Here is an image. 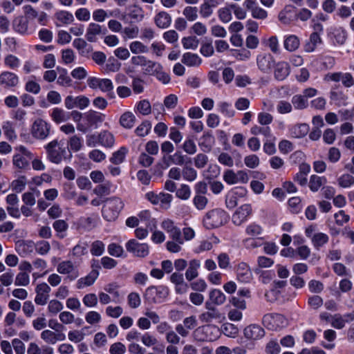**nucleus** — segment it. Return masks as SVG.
I'll list each match as a JSON object with an SVG mask.
<instances>
[{
    "instance_id": "obj_42",
    "label": "nucleus",
    "mask_w": 354,
    "mask_h": 354,
    "mask_svg": "<svg viewBox=\"0 0 354 354\" xmlns=\"http://www.w3.org/2000/svg\"><path fill=\"white\" fill-rule=\"evenodd\" d=\"M181 62L189 67H194L198 66L201 64L202 59L197 54L185 53L183 55Z\"/></svg>"
},
{
    "instance_id": "obj_46",
    "label": "nucleus",
    "mask_w": 354,
    "mask_h": 354,
    "mask_svg": "<svg viewBox=\"0 0 354 354\" xmlns=\"http://www.w3.org/2000/svg\"><path fill=\"white\" fill-rule=\"evenodd\" d=\"M263 228L259 224L251 223L245 227V232L249 237L262 238L260 236L263 233Z\"/></svg>"
},
{
    "instance_id": "obj_50",
    "label": "nucleus",
    "mask_w": 354,
    "mask_h": 354,
    "mask_svg": "<svg viewBox=\"0 0 354 354\" xmlns=\"http://www.w3.org/2000/svg\"><path fill=\"white\" fill-rule=\"evenodd\" d=\"M329 240L328 236L323 232H316L312 238L311 242L316 249H319L328 243Z\"/></svg>"
},
{
    "instance_id": "obj_64",
    "label": "nucleus",
    "mask_w": 354,
    "mask_h": 354,
    "mask_svg": "<svg viewBox=\"0 0 354 354\" xmlns=\"http://www.w3.org/2000/svg\"><path fill=\"white\" fill-rule=\"evenodd\" d=\"M151 129L150 122L145 120L136 127L134 132L138 136L145 137L149 133Z\"/></svg>"
},
{
    "instance_id": "obj_44",
    "label": "nucleus",
    "mask_w": 354,
    "mask_h": 354,
    "mask_svg": "<svg viewBox=\"0 0 354 354\" xmlns=\"http://www.w3.org/2000/svg\"><path fill=\"white\" fill-rule=\"evenodd\" d=\"M50 118L57 124L64 122L69 118L68 113L61 108H54L50 112Z\"/></svg>"
},
{
    "instance_id": "obj_6",
    "label": "nucleus",
    "mask_w": 354,
    "mask_h": 354,
    "mask_svg": "<svg viewBox=\"0 0 354 354\" xmlns=\"http://www.w3.org/2000/svg\"><path fill=\"white\" fill-rule=\"evenodd\" d=\"M50 129V123L41 118H37L31 126L30 132L33 138L43 140L48 137Z\"/></svg>"
},
{
    "instance_id": "obj_3",
    "label": "nucleus",
    "mask_w": 354,
    "mask_h": 354,
    "mask_svg": "<svg viewBox=\"0 0 354 354\" xmlns=\"http://www.w3.org/2000/svg\"><path fill=\"white\" fill-rule=\"evenodd\" d=\"M106 115L100 112L89 110L84 113V124H77V129L83 133L91 128H97L105 120Z\"/></svg>"
},
{
    "instance_id": "obj_5",
    "label": "nucleus",
    "mask_w": 354,
    "mask_h": 354,
    "mask_svg": "<svg viewBox=\"0 0 354 354\" xmlns=\"http://www.w3.org/2000/svg\"><path fill=\"white\" fill-rule=\"evenodd\" d=\"M262 324L269 330H277L288 325V320L281 314L268 313L262 318Z\"/></svg>"
},
{
    "instance_id": "obj_45",
    "label": "nucleus",
    "mask_w": 354,
    "mask_h": 354,
    "mask_svg": "<svg viewBox=\"0 0 354 354\" xmlns=\"http://www.w3.org/2000/svg\"><path fill=\"white\" fill-rule=\"evenodd\" d=\"M53 227L56 232V235L59 239H64L66 236L68 225L64 220H56L53 223Z\"/></svg>"
},
{
    "instance_id": "obj_22",
    "label": "nucleus",
    "mask_w": 354,
    "mask_h": 354,
    "mask_svg": "<svg viewBox=\"0 0 354 354\" xmlns=\"http://www.w3.org/2000/svg\"><path fill=\"white\" fill-rule=\"evenodd\" d=\"M106 29L98 24L92 22L90 23L86 28V39L89 42H95L97 40V37L105 35Z\"/></svg>"
},
{
    "instance_id": "obj_15",
    "label": "nucleus",
    "mask_w": 354,
    "mask_h": 354,
    "mask_svg": "<svg viewBox=\"0 0 354 354\" xmlns=\"http://www.w3.org/2000/svg\"><path fill=\"white\" fill-rule=\"evenodd\" d=\"M90 102L89 98L84 95H68L64 100L65 107L69 110L74 108L84 110L89 106Z\"/></svg>"
},
{
    "instance_id": "obj_63",
    "label": "nucleus",
    "mask_w": 354,
    "mask_h": 354,
    "mask_svg": "<svg viewBox=\"0 0 354 354\" xmlns=\"http://www.w3.org/2000/svg\"><path fill=\"white\" fill-rule=\"evenodd\" d=\"M182 176L184 180L192 182L197 178V171L191 166H185L182 169Z\"/></svg>"
},
{
    "instance_id": "obj_21",
    "label": "nucleus",
    "mask_w": 354,
    "mask_h": 354,
    "mask_svg": "<svg viewBox=\"0 0 354 354\" xmlns=\"http://www.w3.org/2000/svg\"><path fill=\"white\" fill-rule=\"evenodd\" d=\"M265 333L264 329L256 324H250L243 329L244 337L247 339L252 341L262 339L265 336Z\"/></svg>"
},
{
    "instance_id": "obj_56",
    "label": "nucleus",
    "mask_w": 354,
    "mask_h": 354,
    "mask_svg": "<svg viewBox=\"0 0 354 354\" xmlns=\"http://www.w3.org/2000/svg\"><path fill=\"white\" fill-rule=\"evenodd\" d=\"M263 238L247 237L243 241L244 247L246 249L252 250L263 245Z\"/></svg>"
},
{
    "instance_id": "obj_62",
    "label": "nucleus",
    "mask_w": 354,
    "mask_h": 354,
    "mask_svg": "<svg viewBox=\"0 0 354 354\" xmlns=\"http://www.w3.org/2000/svg\"><path fill=\"white\" fill-rule=\"evenodd\" d=\"M192 201L196 209L203 210L206 208L209 201L205 195L195 194Z\"/></svg>"
},
{
    "instance_id": "obj_26",
    "label": "nucleus",
    "mask_w": 354,
    "mask_h": 354,
    "mask_svg": "<svg viewBox=\"0 0 354 354\" xmlns=\"http://www.w3.org/2000/svg\"><path fill=\"white\" fill-rule=\"evenodd\" d=\"M322 42L323 41L319 34L311 32L309 37L304 43V50L307 53H313Z\"/></svg>"
},
{
    "instance_id": "obj_61",
    "label": "nucleus",
    "mask_w": 354,
    "mask_h": 354,
    "mask_svg": "<svg viewBox=\"0 0 354 354\" xmlns=\"http://www.w3.org/2000/svg\"><path fill=\"white\" fill-rule=\"evenodd\" d=\"M128 149L126 147H121L113 153L112 157L110 158V161L115 165L122 163L124 161Z\"/></svg>"
},
{
    "instance_id": "obj_27",
    "label": "nucleus",
    "mask_w": 354,
    "mask_h": 354,
    "mask_svg": "<svg viewBox=\"0 0 354 354\" xmlns=\"http://www.w3.org/2000/svg\"><path fill=\"white\" fill-rule=\"evenodd\" d=\"M160 226L169 234L170 239H178L179 235H182L180 229L169 218L163 220Z\"/></svg>"
},
{
    "instance_id": "obj_48",
    "label": "nucleus",
    "mask_w": 354,
    "mask_h": 354,
    "mask_svg": "<svg viewBox=\"0 0 354 354\" xmlns=\"http://www.w3.org/2000/svg\"><path fill=\"white\" fill-rule=\"evenodd\" d=\"M232 5H228L225 7L220 8L217 10V14L219 20L224 23L227 24L230 22L232 19Z\"/></svg>"
},
{
    "instance_id": "obj_2",
    "label": "nucleus",
    "mask_w": 354,
    "mask_h": 354,
    "mask_svg": "<svg viewBox=\"0 0 354 354\" xmlns=\"http://www.w3.org/2000/svg\"><path fill=\"white\" fill-rule=\"evenodd\" d=\"M124 207L122 201L117 197L108 198L103 206L102 214L107 221H115Z\"/></svg>"
},
{
    "instance_id": "obj_39",
    "label": "nucleus",
    "mask_w": 354,
    "mask_h": 354,
    "mask_svg": "<svg viewBox=\"0 0 354 354\" xmlns=\"http://www.w3.org/2000/svg\"><path fill=\"white\" fill-rule=\"evenodd\" d=\"M184 162L183 156L178 153H174L173 156H164L162 158L160 167L162 169H167L172 163L182 165Z\"/></svg>"
},
{
    "instance_id": "obj_54",
    "label": "nucleus",
    "mask_w": 354,
    "mask_h": 354,
    "mask_svg": "<svg viewBox=\"0 0 354 354\" xmlns=\"http://www.w3.org/2000/svg\"><path fill=\"white\" fill-rule=\"evenodd\" d=\"M130 51L136 55L147 53L149 50L148 47L140 41H133L129 44Z\"/></svg>"
},
{
    "instance_id": "obj_53",
    "label": "nucleus",
    "mask_w": 354,
    "mask_h": 354,
    "mask_svg": "<svg viewBox=\"0 0 354 354\" xmlns=\"http://www.w3.org/2000/svg\"><path fill=\"white\" fill-rule=\"evenodd\" d=\"M161 68L162 66L160 63L147 59L142 70L146 74L154 75Z\"/></svg>"
},
{
    "instance_id": "obj_23",
    "label": "nucleus",
    "mask_w": 354,
    "mask_h": 354,
    "mask_svg": "<svg viewBox=\"0 0 354 354\" xmlns=\"http://www.w3.org/2000/svg\"><path fill=\"white\" fill-rule=\"evenodd\" d=\"M40 337L46 344L54 345L57 342L64 341L66 335L62 332L46 329L41 333Z\"/></svg>"
},
{
    "instance_id": "obj_10",
    "label": "nucleus",
    "mask_w": 354,
    "mask_h": 354,
    "mask_svg": "<svg viewBox=\"0 0 354 354\" xmlns=\"http://www.w3.org/2000/svg\"><path fill=\"white\" fill-rule=\"evenodd\" d=\"M325 82H341L344 86L350 88L354 85V78L350 73L343 72H334L328 73L324 77Z\"/></svg>"
},
{
    "instance_id": "obj_47",
    "label": "nucleus",
    "mask_w": 354,
    "mask_h": 354,
    "mask_svg": "<svg viewBox=\"0 0 354 354\" xmlns=\"http://www.w3.org/2000/svg\"><path fill=\"white\" fill-rule=\"evenodd\" d=\"M99 143L105 147H112L115 142L114 136L108 131H102L98 134Z\"/></svg>"
},
{
    "instance_id": "obj_9",
    "label": "nucleus",
    "mask_w": 354,
    "mask_h": 354,
    "mask_svg": "<svg viewBox=\"0 0 354 354\" xmlns=\"http://www.w3.org/2000/svg\"><path fill=\"white\" fill-rule=\"evenodd\" d=\"M256 63L258 69L264 74H269L272 72L275 64V59L271 53L261 52L257 54Z\"/></svg>"
},
{
    "instance_id": "obj_38",
    "label": "nucleus",
    "mask_w": 354,
    "mask_h": 354,
    "mask_svg": "<svg viewBox=\"0 0 354 354\" xmlns=\"http://www.w3.org/2000/svg\"><path fill=\"white\" fill-rule=\"evenodd\" d=\"M201 267V261L198 259H192L188 264V268L185 272V278L191 281L198 276V269Z\"/></svg>"
},
{
    "instance_id": "obj_57",
    "label": "nucleus",
    "mask_w": 354,
    "mask_h": 354,
    "mask_svg": "<svg viewBox=\"0 0 354 354\" xmlns=\"http://www.w3.org/2000/svg\"><path fill=\"white\" fill-rule=\"evenodd\" d=\"M59 71V76L57 83L62 86H70L72 84V80L68 75V71L65 68H57Z\"/></svg>"
},
{
    "instance_id": "obj_19",
    "label": "nucleus",
    "mask_w": 354,
    "mask_h": 354,
    "mask_svg": "<svg viewBox=\"0 0 354 354\" xmlns=\"http://www.w3.org/2000/svg\"><path fill=\"white\" fill-rule=\"evenodd\" d=\"M236 280L241 283H249L253 279L250 266L244 262L237 264L235 268Z\"/></svg>"
},
{
    "instance_id": "obj_60",
    "label": "nucleus",
    "mask_w": 354,
    "mask_h": 354,
    "mask_svg": "<svg viewBox=\"0 0 354 354\" xmlns=\"http://www.w3.org/2000/svg\"><path fill=\"white\" fill-rule=\"evenodd\" d=\"M2 129L8 138H16L17 135L15 133V124L13 122L9 120L4 121L2 124Z\"/></svg>"
},
{
    "instance_id": "obj_8",
    "label": "nucleus",
    "mask_w": 354,
    "mask_h": 354,
    "mask_svg": "<svg viewBox=\"0 0 354 354\" xmlns=\"http://www.w3.org/2000/svg\"><path fill=\"white\" fill-rule=\"evenodd\" d=\"M218 328L214 325L203 326L194 331L195 338L202 342H213L218 338Z\"/></svg>"
},
{
    "instance_id": "obj_31",
    "label": "nucleus",
    "mask_w": 354,
    "mask_h": 354,
    "mask_svg": "<svg viewBox=\"0 0 354 354\" xmlns=\"http://www.w3.org/2000/svg\"><path fill=\"white\" fill-rule=\"evenodd\" d=\"M226 301L225 295L219 289H212L209 292V299L205 303L210 304L211 306H221Z\"/></svg>"
},
{
    "instance_id": "obj_35",
    "label": "nucleus",
    "mask_w": 354,
    "mask_h": 354,
    "mask_svg": "<svg viewBox=\"0 0 354 354\" xmlns=\"http://www.w3.org/2000/svg\"><path fill=\"white\" fill-rule=\"evenodd\" d=\"M205 308L207 311L203 313L199 316V319L202 322H210L213 319L220 317L218 310L214 306H211L210 304L205 303Z\"/></svg>"
},
{
    "instance_id": "obj_30",
    "label": "nucleus",
    "mask_w": 354,
    "mask_h": 354,
    "mask_svg": "<svg viewBox=\"0 0 354 354\" xmlns=\"http://www.w3.org/2000/svg\"><path fill=\"white\" fill-rule=\"evenodd\" d=\"M88 252L87 245L84 242H78L68 253V257L72 259L80 261L82 257Z\"/></svg>"
},
{
    "instance_id": "obj_59",
    "label": "nucleus",
    "mask_w": 354,
    "mask_h": 354,
    "mask_svg": "<svg viewBox=\"0 0 354 354\" xmlns=\"http://www.w3.org/2000/svg\"><path fill=\"white\" fill-rule=\"evenodd\" d=\"M326 182V178L313 175L310 176L309 187L312 192H317Z\"/></svg>"
},
{
    "instance_id": "obj_58",
    "label": "nucleus",
    "mask_w": 354,
    "mask_h": 354,
    "mask_svg": "<svg viewBox=\"0 0 354 354\" xmlns=\"http://www.w3.org/2000/svg\"><path fill=\"white\" fill-rule=\"evenodd\" d=\"M213 140L214 138L210 133H205L201 138L199 146L203 151H209L212 148V143L213 142Z\"/></svg>"
},
{
    "instance_id": "obj_28",
    "label": "nucleus",
    "mask_w": 354,
    "mask_h": 354,
    "mask_svg": "<svg viewBox=\"0 0 354 354\" xmlns=\"http://www.w3.org/2000/svg\"><path fill=\"white\" fill-rule=\"evenodd\" d=\"M35 248V243L31 241H18L15 245L16 251L21 257L30 255L34 252Z\"/></svg>"
},
{
    "instance_id": "obj_34",
    "label": "nucleus",
    "mask_w": 354,
    "mask_h": 354,
    "mask_svg": "<svg viewBox=\"0 0 354 354\" xmlns=\"http://www.w3.org/2000/svg\"><path fill=\"white\" fill-rule=\"evenodd\" d=\"M328 35L333 39L334 43L342 45L347 38L346 31L342 28H330Z\"/></svg>"
},
{
    "instance_id": "obj_11",
    "label": "nucleus",
    "mask_w": 354,
    "mask_h": 354,
    "mask_svg": "<svg viewBox=\"0 0 354 354\" xmlns=\"http://www.w3.org/2000/svg\"><path fill=\"white\" fill-rule=\"evenodd\" d=\"M145 198L153 205H159L163 209H169L173 200L171 194L165 192L156 194L149 192L145 194Z\"/></svg>"
},
{
    "instance_id": "obj_52",
    "label": "nucleus",
    "mask_w": 354,
    "mask_h": 354,
    "mask_svg": "<svg viewBox=\"0 0 354 354\" xmlns=\"http://www.w3.org/2000/svg\"><path fill=\"white\" fill-rule=\"evenodd\" d=\"M113 88V84L110 79L100 78L97 89L103 93H107L109 95L111 94V97H114Z\"/></svg>"
},
{
    "instance_id": "obj_24",
    "label": "nucleus",
    "mask_w": 354,
    "mask_h": 354,
    "mask_svg": "<svg viewBox=\"0 0 354 354\" xmlns=\"http://www.w3.org/2000/svg\"><path fill=\"white\" fill-rule=\"evenodd\" d=\"M309 130L310 127L306 123H297L289 126L288 135L292 138L300 139L304 138Z\"/></svg>"
},
{
    "instance_id": "obj_49",
    "label": "nucleus",
    "mask_w": 354,
    "mask_h": 354,
    "mask_svg": "<svg viewBox=\"0 0 354 354\" xmlns=\"http://www.w3.org/2000/svg\"><path fill=\"white\" fill-rule=\"evenodd\" d=\"M183 239L182 235H179L178 239H171L166 243L167 250L171 253H178L182 250V245H183Z\"/></svg>"
},
{
    "instance_id": "obj_33",
    "label": "nucleus",
    "mask_w": 354,
    "mask_h": 354,
    "mask_svg": "<svg viewBox=\"0 0 354 354\" xmlns=\"http://www.w3.org/2000/svg\"><path fill=\"white\" fill-rule=\"evenodd\" d=\"M99 276L97 270H92L86 276L81 277L77 281V288L82 289L85 287L93 285Z\"/></svg>"
},
{
    "instance_id": "obj_41",
    "label": "nucleus",
    "mask_w": 354,
    "mask_h": 354,
    "mask_svg": "<svg viewBox=\"0 0 354 354\" xmlns=\"http://www.w3.org/2000/svg\"><path fill=\"white\" fill-rule=\"evenodd\" d=\"M13 29L15 32L22 35L30 34L28 30V21L23 17L16 18L13 21Z\"/></svg>"
},
{
    "instance_id": "obj_12",
    "label": "nucleus",
    "mask_w": 354,
    "mask_h": 354,
    "mask_svg": "<svg viewBox=\"0 0 354 354\" xmlns=\"http://www.w3.org/2000/svg\"><path fill=\"white\" fill-rule=\"evenodd\" d=\"M248 190L244 187H236L232 189L226 195L225 205L227 208L233 209L237 205L239 201L246 197Z\"/></svg>"
},
{
    "instance_id": "obj_13",
    "label": "nucleus",
    "mask_w": 354,
    "mask_h": 354,
    "mask_svg": "<svg viewBox=\"0 0 354 354\" xmlns=\"http://www.w3.org/2000/svg\"><path fill=\"white\" fill-rule=\"evenodd\" d=\"M223 178L227 184L230 185L238 183L245 184L249 180V176L243 170L235 172L232 169H227L223 173Z\"/></svg>"
},
{
    "instance_id": "obj_40",
    "label": "nucleus",
    "mask_w": 354,
    "mask_h": 354,
    "mask_svg": "<svg viewBox=\"0 0 354 354\" xmlns=\"http://www.w3.org/2000/svg\"><path fill=\"white\" fill-rule=\"evenodd\" d=\"M18 83V76L13 73L6 71L0 75V84L6 87H14Z\"/></svg>"
},
{
    "instance_id": "obj_4",
    "label": "nucleus",
    "mask_w": 354,
    "mask_h": 354,
    "mask_svg": "<svg viewBox=\"0 0 354 354\" xmlns=\"http://www.w3.org/2000/svg\"><path fill=\"white\" fill-rule=\"evenodd\" d=\"M32 158V153L24 146H19L15 149L12 156L13 166L19 170H26L29 168L30 160Z\"/></svg>"
},
{
    "instance_id": "obj_32",
    "label": "nucleus",
    "mask_w": 354,
    "mask_h": 354,
    "mask_svg": "<svg viewBox=\"0 0 354 354\" xmlns=\"http://www.w3.org/2000/svg\"><path fill=\"white\" fill-rule=\"evenodd\" d=\"M300 46V39L296 35H286L283 37V47L288 52H295Z\"/></svg>"
},
{
    "instance_id": "obj_7",
    "label": "nucleus",
    "mask_w": 354,
    "mask_h": 354,
    "mask_svg": "<svg viewBox=\"0 0 354 354\" xmlns=\"http://www.w3.org/2000/svg\"><path fill=\"white\" fill-rule=\"evenodd\" d=\"M168 294V289L165 286H150L146 289L144 297L150 303L160 304L167 297Z\"/></svg>"
},
{
    "instance_id": "obj_29",
    "label": "nucleus",
    "mask_w": 354,
    "mask_h": 354,
    "mask_svg": "<svg viewBox=\"0 0 354 354\" xmlns=\"http://www.w3.org/2000/svg\"><path fill=\"white\" fill-rule=\"evenodd\" d=\"M274 75L276 80L281 81L285 80L290 74L289 64L285 61L275 62L274 66Z\"/></svg>"
},
{
    "instance_id": "obj_16",
    "label": "nucleus",
    "mask_w": 354,
    "mask_h": 354,
    "mask_svg": "<svg viewBox=\"0 0 354 354\" xmlns=\"http://www.w3.org/2000/svg\"><path fill=\"white\" fill-rule=\"evenodd\" d=\"M127 250L137 257H145L149 253V247L147 243H141L136 239H131L126 243Z\"/></svg>"
},
{
    "instance_id": "obj_18",
    "label": "nucleus",
    "mask_w": 354,
    "mask_h": 354,
    "mask_svg": "<svg viewBox=\"0 0 354 354\" xmlns=\"http://www.w3.org/2000/svg\"><path fill=\"white\" fill-rule=\"evenodd\" d=\"M252 209L250 204H243L236 209L232 214V221L235 225L245 223L252 214Z\"/></svg>"
},
{
    "instance_id": "obj_37",
    "label": "nucleus",
    "mask_w": 354,
    "mask_h": 354,
    "mask_svg": "<svg viewBox=\"0 0 354 354\" xmlns=\"http://www.w3.org/2000/svg\"><path fill=\"white\" fill-rule=\"evenodd\" d=\"M120 12L118 10L106 11L104 9H96L93 12V19L96 22H104L109 17H117Z\"/></svg>"
},
{
    "instance_id": "obj_20",
    "label": "nucleus",
    "mask_w": 354,
    "mask_h": 354,
    "mask_svg": "<svg viewBox=\"0 0 354 354\" xmlns=\"http://www.w3.org/2000/svg\"><path fill=\"white\" fill-rule=\"evenodd\" d=\"M50 291V287L46 283L43 282L37 284L35 288V304L40 306L46 304L49 299V293Z\"/></svg>"
},
{
    "instance_id": "obj_1",
    "label": "nucleus",
    "mask_w": 354,
    "mask_h": 354,
    "mask_svg": "<svg viewBox=\"0 0 354 354\" xmlns=\"http://www.w3.org/2000/svg\"><path fill=\"white\" fill-rule=\"evenodd\" d=\"M229 218V214L224 209L216 208L205 214L203 223L206 229L211 230L225 225Z\"/></svg>"
},
{
    "instance_id": "obj_36",
    "label": "nucleus",
    "mask_w": 354,
    "mask_h": 354,
    "mask_svg": "<svg viewBox=\"0 0 354 354\" xmlns=\"http://www.w3.org/2000/svg\"><path fill=\"white\" fill-rule=\"evenodd\" d=\"M154 23L159 28H167L171 24V17L168 12L160 11L155 15Z\"/></svg>"
},
{
    "instance_id": "obj_51",
    "label": "nucleus",
    "mask_w": 354,
    "mask_h": 354,
    "mask_svg": "<svg viewBox=\"0 0 354 354\" xmlns=\"http://www.w3.org/2000/svg\"><path fill=\"white\" fill-rule=\"evenodd\" d=\"M27 183L26 176L21 175L11 183L10 187L12 191L20 193L25 189Z\"/></svg>"
},
{
    "instance_id": "obj_17",
    "label": "nucleus",
    "mask_w": 354,
    "mask_h": 354,
    "mask_svg": "<svg viewBox=\"0 0 354 354\" xmlns=\"http://www.w3.org/2000/svg\"><path fill=\"white\" fill-rule=\"evenodd\" d=\"M47 157L48 160L55 164H59L62 160V153L65 151L64 149L59 147L57 140H54L48 143L46 147Z\"/></svg>"
},
{
    "instance_id": "obj_43",
    "label": "nucleus",
    "mask_w": 354,
    "mask_h": 354,
    "mask_svg": "<svg viewBox=\"0 0 354 354\" xmlns=\"http://www.w3.org/2000/svg\"><path fill=\"white\" fill-rule=\"evenodd\" d=\"M119 122L123 128L130 129L135 124L136 116L132 112L126 111L121 115Z\"/></svg>"
},
{
    "instance_id": "obj_14",
    "label": "nucleus",
    "mask_w": 354,
    "mask_h": 354,
    "mask_svg": "<svg viewBox=\"0 0 354 354\" xmlns=\"http://www.w3.org/2000/svg\"><path fill=\"white\" fill-rule=\"evenodd\" d=\"M57 272L60 274L66 275V278L71 281L80 276L78 270L71 260H65L59 263L57 266Z\"/></svg>"
},
{
    "instance_id": "obj_55",
    "label": "nucleus",
    "mask_w": 354,
    "mask_h": 354,
    "mask_svg": "<svg viewBox=\"0 0 354 354\" xmlns=\"http://www.w3.org/2000/svg\"><path fill=\"white\" fill-rule=\"evenodd\" d=\"M56 19L62 24L68 25L74 21L73 14L66 10H60L55 14Z\"/></svg>"
},
{
    "instance_id": "obj_25",
    "label": "nucleus",
    "mask_w": 354,
    "mask_h": 354,
    "mask_svg": "<svg viewBox=\"0 0 354 354\" xmlns=\"http://www.w3.org/2000/svg\"><path fill=\"white\" fill-rule=\"evenodd\" d=\"M330 100L337 106H344L348 104V97L343 90L335 88L330 91Z\"/></svg>"
}]
</instances>
